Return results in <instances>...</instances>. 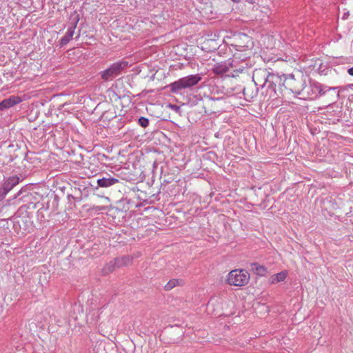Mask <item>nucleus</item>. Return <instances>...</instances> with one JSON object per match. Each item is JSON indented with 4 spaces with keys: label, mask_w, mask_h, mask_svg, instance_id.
Here are the masks:
<instances>
[{
    "label": "nucleus",
    "mask_w": 353,
    "mask_h": 353,
    "mask_svg": "<svg viewBox=\"0 0 353 353\" xmlns=\"http://www.w3.org/2000/svg\"><path fill=\"white\" fill-rule=\"evenodd\" d=\"M179 284V281L178 279H171L164 286V289L167 291L171 290L173 288L178 285Z\"/></svg>",
    "instance_id": "nucleus-17"
},
{
    "label": "nucleus",
    "mask_w": 353,
    "mask_h": 353,
    "mask_svg": "<svg viewBox=\"0 0 353 353\" xmlns=\"http://www.w3.org/2000/svg\"><path fill=\"white\" fill-rule=\"evenodd\" d=\"M303 85H304V80L302 79L296 80L294 79V76L293 74H285V92H292L299 97L301 89L302 88Z\"/></svg>",
    "instance_id": "nucleus-6"
},
{
    "label": "nucleus",
    "mask_w": 353,
    "mask_h": 353,
    "mask_svg": "<svg viewBox=\"0 0 353 353\" xmlns=\"http://www.w3.org/2000/svg\"><path fill=\"white\" fill-rule=\"evenodd\" d=\"M119 182V179L117 178L111 177L108 176L107 177H103L98 179L97 181L98 186L101 188H109Z\"/></svg>",
    "instance_id": "nucleus-12"
},
{
    "label": "nucleus",
    "mask_w": 353,
    "mask_h": 353,
    "mask_svg": "<svg viewBox=\"0 0 353 353\" xmlns=\"http://www.w3.org/2000/svg\"><path fill=\"white\" fill-rule=\"evenodd\" d=\"M254 84L250 83L243 88L244 98L248 101H251L256 97L258 92L259 85H256L254 83Z\"/></svg>",
    "instance_id": "nucleus-10"
},
{
    "label": "nucleus",
    "mask_w": 353,
    "mask_h": 353,
    "mask_svg": "<svg viewBox=\"0 0 353 353\" xmlns=\"http://www.w3.org/2000/svg\"><path fill=\"white\" fill-rule=\"evenodd\" d=\"M288 276L287 271H282L277 274H272L270 276L268 281L271 284H276L279 282L283 281Z\"/></svg>",
    "instance_id": "nucleus-13"
},
{
    "label": "nucleus",
    "mask_w": 353,
    "mask_h": 353,
    "mask_svg": "<svg viewBox=\"0 0 353 353\" xmlns=\"http://www.w3.org/2000/svg\"><path fill=\"white\" fill-rule=\"evenodd\" d=\"M201 80L199 74H191L170 83L169 88L172 93H177L179 90L190 88L196 85Z\"/></svg>",
    "instance_id": "nucleus-3"
},
{
    "label": "nucleus",
    "mask_w": 353,
    "mask_h": 353,
    "mask_svg": "<svg viewBox=\"0 0 353 353\" xmlns=\"http://www.w3.org/2000/svg\"><path fill=\"white\" fill-rule=\"evenodd\" d=\"M251 266L254 273L259 276H265L267 273V268L263 265H260L257 263H252Z\"/></svg>",
    "instance_id": "nucleus-15"
},
{
    "label": "nucleus",
    "mask_w": 353,
    "mask_h": 353,
    "mask_svg": "<svg viewBox=\"0 0 353 353\" xmlns=\"http://www.w3.org/2000/svg\"><path fill=\"white\" fill-rule=\"evenodd\" d=\"M233 1L238 2V0H232Z\"/></svg>",
    "instance_id": "nucleus-23"
},
{
    "label": "nucleus",
    "mask_w": 353,
    "mask_h": 353,
    "mask_svg": "<svg viewBox=\"0 0 353 353\" xmlns=\"http://www.w3.org/2000/svg\"><path fill=\"white\" fill-rule=\"evenodd\" d=\"M130 261L128 256H123L121 258H116L114 260L110 261L107 265L106 269L109 271H113L115 268H120L128 265Z\"/></svg>",
    "instance_id": "nucleus-11"
},
{
    "label": "nucleus",
    "mask_w": 353,
    "mask_h": 353,
    "mask_svg": "<svg viewBox=\"0 0 353 353\" xmlns=\"http://www.w3.org/2000/svg\"><path fill=\"white\" fill-rule=\"evenodd\" d=\"M317 81H310L309 83L307 84L304 81V85L301 89L299 98L302 99H315L317 97Z\"/></svg>",
    "instance_id": "nucleus-8"
},
{
    "label": "nucleus",
    "mask_w": 353,
    "mask_h": 353,
    "mask_svg": "<svg viewBox=\"0 0 353 353\" xmlns=\"http://www.w3.org/2000/svg\"><path fill=\"white\" fill-rule=\"evenodd\" d=\"M70 26L68 28L65 34L60 40V46H64L69 43V41L73 38L74 30L77 28V23L79 21V16L77 12H74L70 17Z\"/></svg>",
    "instance_id": "nucleus-7"
},
{
    "label": "nucleus",
    "mask_w": 353,
    "mask_h": 353,
    "mask_svg": "<svg viewBox=\"0 0 353 353\" xmlns=\"http://www.w3.org/2000/svg\"><path fill=\"white\" fill-rule=\"evenodd\" d=\"M245 1L250 4H253L254 3V0H245Z\"/></svg>",
    "instance_id": "nucleus-21"
},
{
    "label": "nucleus",
    "mask_w": 353,
    "mask_h": 353,
    "mask_svg": "<svg viewBox=\"0 0 353 353\" xmlns=\"http://www.w3.org/2000/svg\"><path fill=\"white\" fill-rule=\"evenodd\" d=\"M347 87L351 88V89H353V83L347 85Z\"/></svg>",
    "instance_id": "nucleus-22"
},
{
    "label": "nucleus",
    "mask_w": 353,
    "mask_h": 353,
    "mask_svg": "<svg viewBox=\"0 0 353 353\" xmlns=\"http://www.w3.org/2000/svg\"><path fill=\"white\" fill-rule=\"evenodd\" d=\"M347 73L348 74H350V76H352L353 77V67L349 68L347 70Z\"/></svg>",
    "instance_id": "nucleus-19"
},
{
    "label": "nucleus",
    "mask_w": 353,
    "mask_h": 353,
    "mask_svg": "<svg viewBox=\"0 0 353 353\" xmlns=\"http://www.w3.org/2000/svg\"><path fill=\"white\" fill-rule=\"evenodd\" d=\"M317 87H318V89L316 90L317 97L319 96L325 94L327 91H329L330 90L335 89V88L328 87V86L323 85L319 82H317Z\"/></svg>",
    "instance_id": "nucleus-16"
},
{
    "label": "nucleus",
    "mask_w": 353,
    "mask_h": 353,
    "mask_svg": "<svg viewBox=\"0 0 353 353\" xmlns=\"http://www.w3.org/2000/svg\"><path fill=\"white\" fill-rule=\"evenodd\" d=\"M138 123L143 128H146L149 125V120L148 119L141 117L138 120Z\"/></svg>",
    "instance_id": "nucleus-18"
},
{
    "label": "nucleus",
    "mask_w": 353,
    "mask_h": 353,
    "mask_svg": "<svg viewBox=\"0 0 353 353\" xmlns=\"http://www.w3.org/2000/svg\"><path fill=\"white\" fill-rule=\"evenodd\" d=\"M20 178L17 175L4 178L3 183L0 188V201L3 199L8 193L19 183Z\"/></svg>",
    "instance_id": "nucleus-9"
},
{
    "label": "nucleus",
    "mask_w": 353,
    "mask_h": 353,
    "mask_svg": "<svg viewBox=\"0 0 353 353\" xmlns=\"http://www.w3.org/2000/svg\"><path fill=\"white\" fill-rule=\"evenodd\" d=\"M3 101L0 102V110H5L6 109V107H4V105H3Z\"/></svg>",
    "instance_id": "nucleus-20"
},
{
    "label": "nucleus",
    "mask_w": 353,
    "mask_h": 353,
    "mask_svg": "<svg viewBox=\"0 0 353 353\" xmlns=\"http://www.w3.org/2000/svg\"><path fill=\"white\" fill-rule=\"evenodd\" d=\"M250 279V275L246 270H233L227 277V282L230 285L243 286L246 285Z\"/></svg>",
    "instance_id": "nucleus-5"
},
{
    "label": "nucleus",
    "mask_w": 353,
    "mask_h": 353,
    "mask_svg": "<svg viewBox=\"0 0 353 353\" xmlns=\"http://www.w3.org/2000/svg\"><path fill=\"white\" fill-rule=\"evenodd\" d=\"M247 63L234 58L223 62L216 63L213 67V72L225 77H236L245 70Z\"/></svg>",
    "instance_id": "nucleus-2"
},
{
    "label": "nucleus",
    "mask_w": 353,
    "mask_h": 353,
    "mask_svg": "<svg viewBox=\"0 0 353 353\" xmlns=\"http://www.w3.org/2000/svg\"><path fill=\"white\" fill-rule=\"evenodd\" d=\"M252 81L262 89L266 88L265 97H268V100H274L285 92V74L279 75L259 69L254 71Z\"/></svg>",
    "instance_id": "nucleus-1"
},
{
    "label": "nucleus",
    "mask_w": 353,
    "mask_h": 353,
    "mask_svg": "<svg viewBox=\"0 0 353 353\" xmlns=\"http://www.w3.org/2000/svg\"><path fill=\"white\" fill-rule=\"evenodd\" d=\"M129 65L126 61H119L113 63L108 68L100 72L101 77L105 81H111L121 74L123 70Z\"/></svg>",
    "instance_id": "nucleus-4"
},
{
    "label": "nucleus",
    "mask_w": 353,
    "mask_h": 353,
    "mask_svg": "<svg viewBox=\"0 0 353 353\" xmlns=\"http://www.w3.org/2000/svg\"><path fill=\"white\" fill-rule=\"evenodd\" d=\"M22 101L21 97L18 96H10L9 98L3 100V105L7 108H11L14 105L19 104Z\"/></svg>",
    "instance_id": "nucleus-14"
}]
</instances>
